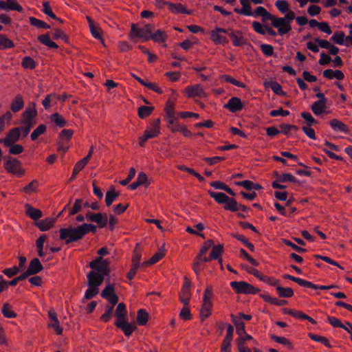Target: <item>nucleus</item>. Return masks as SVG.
<instances>
[{
	"label": "nucleus",
	"mask_w": 352,
	"mask_h": 352,
	"mask_svg": "<svg viewBox=\"0 0 352 352\" xmlns=\"http://www.w3.org/2000/svg\"><path fill=\"white\" fill-rule=\"evenodd\" d=\"M323 76L328 79L342 80L344 78V74L340 70L326 69L323 72Z\"/></svg>",
	"instance_id": "nucleus-27"
},
{
	"label": "nucleus",
	"mask_w": 352,
	"mask_h": 352,
	"mask_svg": "<svg viewBox=\"0 0 352 352\" xmlns=\"http://www.w3.org/2000/svg\"><path fill=\"white\" fill-rule=\"evenodd\" d=\"M179 317L184 320H190L192 318V315L188 305H185L179 313Z\"/></svg>",
	"instance_id": "nucleus-61"
},
{
	"label": "nucleus",
	"mask_w": 352,
	"mask_h": 352,
	"mask_svg": "<svg viewBox=\"0 0 352 352\" xmlns=\"http://www.w3.org/2000/svg\"><path fill=\"white\" fill-rule=\"evenodd\" d=\"M101 296L115 306L118 302V296L115 293L113 284H108L101 292Z\"/></svg>",
	"instance_id": "nucleus-10"
},
{
	"label": "nucleus",
	"mask_w": 352,
	"mask_h": 352,
	"mask_svg": "<svg viewBox=\"0 0 352 352\" xmlns=\"http://www.w3.org/2000/svg\"><path fill=\"white\" fill-rule=\"evenodd\" d=\"M272 25L278 28V32L280 34H285L291 31L292 28L289 21L285 20V18H276L274 16V19H271Z\"/></svg>",
	"instance_id": "nucleus-9"
},
{
	"label": "nucleus",
	"mask_w": 352,
	"mask_h": 352,
	"mask_svg": "<svg viewBox=\"0 0 352 352\" xmlns=\"http://www.w3.org/2000/svg\"><path fill=\"white\" fill-rule=\"evenodd\" d=\"M223 245H214L212 248V250L210 252V256L212 260L218 259L220 258V256L223 253Z\"/></svg>",
	"instance_id": "nucleus-36"
},
{
	"label": "nucleus",
	"mask_w": 352,
	"mask_h": 352,
	"mask_svg": "<svg viewBox=\"0 0 352 352\" xmlns=\"http://www.w3.org/2000/svg\"><path fill=\"white\" fill-rule=\"evenodd\" d=\"M85 217L87 219V220L96 223L100 228L106 227L108 223V216L106 213L88 212Z\"/></svg>",
	"instance_id": "nucleus-11"
},
{
	"label": "nucleus",
	"mask_w": 352,
	"mask_h": 352,
	"mask_svg": "<svg viewBox=\"0 0 352 352\" xmlns=\"http://www.w3.org/2000/svg\"><path fill=\"white\" fill-rule=\"evenodd\" d=\"M212 287L210 285H208L204 291L202 306L199 313L201 320L206 319L211 315V309L212 307Z\"/></svg>",
	"instance_id": "nucleus-2"
},
{
	"label": "nucleus",
	"mask_w": 352,
	"mask_h": 352,
	"mask_svg": "<svg viewBox=\"0 0 352 352\" xmlns=\"http://www.w3.org/2000/svg\"><path fill=\"white\" fill-rule=\"evenodd\" d=\"M109 262L106 259H103L101 256L89 263V267L92 269V271L102 274L104 276L109 273Z\"/></svg>",
	"instance_id": "nucleus-7"
},
{
	"label": "nucleus",
	"mask_w": 352,
	"mask_h": 352,
	"mask_svg": "<svg viewBox=\"0 0 352 352\" xmlns=\"http://www.w3.org/2000/svg\"><path fill=\"white\" fill-rule=\"evenodd\" d=\"M21 65L25 69H33L36 67V62L30 56H25L23 58Z\"/></svg>",
	"instance_id": "nucleus-48"
},
{
	"label": "nucleus",
	"mask_w": 352,
	"mask_h": 352,
	"mask_svg": "<svg viewBox=\"0 0 352 352\" xmlns=\"http://www.w3.org/2000/svg\"><path fill=\"white\" fill-rule=\"evenodd\" d=\"M160 133V119L156 118L152 120L146 126L144 133L140 138V145L144 146V142L148 139L157 137Z\"/></svg>",
	"instance_id": "nucleus-3"
},
{
	"label": "nucleus",
	"mask_w": 352,
	"mask_h": 352,
	"mask_svg": "<svg viewBox=\"0 0 352 352\" xmlns=\"http://www.w3.org/2000/svg\"><path fill=\"white\" fill-rule=\"evenodd\" d=\"M309 27H317L321 32L331 34L332 31L327 22H318L315 19H309Z\"/></svg>",
	"instance_id": "nucleus-20"
},
{
	"label": "nucleus",
	"mask_w": 352,
	"mask_h": 352,
	"mask_svg": "<svg viewBox=\"0 0 352 352\" xmlns=\"http://www.w3.org/2000/svg\"><path fill=\"white\" fill-rule=\"evenodd\" d=\"M131 36L142 38L144 41H148L150 39V37L144 34L143 28H138L135 24H132L131 25Z\"/></svg>",
	"instance_id": "nucleus-31"
},
{
	"label": "nucleus",
	"mask_w": 352,
	"mask_h": 352,
	"mask_svg": "<svg viewBox=\"0 0 352 352\" xmlns=\"http://www.w3.org/2000/svg\"><path fill=\"white\" fill-rule=\"evenodd\" d=\"M148 320V314L144 309H139L137 316V322L139 325H144Z\"/></svg>",
	"instance_id": "nucleus-37"
},
{
	"label": "nucleus",
	"mask_w": 352,
	"mask_h": 352,
	"mask_svg": "<svg viewBox=\"0 0 352 352\" xmlns=\"http://www.w3.org/2000/svg\"><path fill=\"white\" fill-rule=\"evenodd\" d=\"M43 267L40 262L39 259L37 258H34L31 260L30 262L29 266L26 270L27 272L30 274V275H34L42 271Z\"/></svg>",
	"instance_id": "nucleus-17"
},
{
	"label": "nucleus",
	"mask_w": 352,
	"mask_h": 352,
	"mask_svg": "<svg viewBox=\"0 0 352 352\" xmlns=\"http://www.w3.org/2000/svg\"><path fill=\"white\" fill-rule=\"evenodd\" d=\"M316 96L318 98V100L314 102L311 106V110H324L326 108V99L322 93H316Z\"/></svg>",
	"instance_id": "nucleus-28"
},
{
	"label": "nucleus",
	"mask_w": 352,
	"mask_h": 352,
	"mask_svg": "<svg viewBox=\"0 0 352 352\" xmlns=\"http://www.w3.org/2000/svg\"><path fill=\"white\" fill-rule=\"evenodd\" d=\"M74 131L72 129H63L58 136L59 140L67 142L73 136Z\"/></svg>",
	"instance_id": "nucleus-50"
},
{
	"label": "nucleus",
	"mask_w": 352,
	"mask_h": 352,
	"mask_svg": "<svg viewBox=\"0 0 352 352\" xmlns=\"http://www.w3.org/2000/svg\"><path fill=\"white\" fill-rule=\"evenodd\" d=\"M37 111H23L21 116V124L24 125H30L32 126L34 124V119L36 116Z\"/></svg>",
	"instance_id": "nucleus-24"
},
{
	"label": "nucleus",
	"mask_w": 352,
	"mask_h": 352,
	"mask_svg": "<svg viewBox=\"0 0 352 352\" xmlns=\"http://www.w3.org/2000/svg\"><path fill=\"white\" fill-rule=\"evenodd\" d=\"M51 120L60 127H63L66 124V121L65 119L58 113L52 114L51 116Z\"/></svg>",
	"instance_id": "nucleus-51"
},
{
	"label": "nucleus",
	"mask_w": 352,
	"mask_h": 352,
	"mask_svg": "<svg viewBox=\"0 0 352 352\" xmlns=\"http://www.w3.org/2000/svg\"><path fill=\"white\" fill-rule=\"evenodd\" d=\"M86 19L89 23V26L92 36L96 38L100 39L102 43L104 45V40L102 36V30L100 28L96 27L95 25L94 22L93 21L90 16H87L86 17Z\"/></svg>",
	"instance_id": "nucleus-18"
},
{
	"label": "nucleus",
	"mask_w": 352,
	"mask_h": 352,
	"mask_svg": "<svg viewBox=\"0 0 352 352\" xmlns=\"http://www.w3.org/2000/svg\"><path fill=\"white\" fill-rule=\"evenodd\" d=\"M184 93L188 98L195 96L206 97L207 95L200 85L186 87L184 89Z\"/></svg>",
	"instance_id": "nucleus-12"
},
{
	"label": "nucleus",
	"mask_w": 352,
	"mask_h": 352,
	"mask_svg": "<svg viewBox=\"0 0 352 352\" xmlns=\"http://www.w3.org/2000/svg\"><path fill=\"white\" fill-rule=\"evenodd\" d=\"M3 166L8 173L17 177H22L25 175V170L22 168L21 162L16 158L8 157L5 161Z\"/></svg>",
	"instance_id": "nucleus-4"
},
{
	"label": "nucleus",
	"mask_w": 352,
	"mask_h": 352,
	"mask_svg": "<svg viewBox=\"0 0 352 352\" xmlns=\"http://www.w3.org/2000/svg\"><path fill=\"white\" fill-rule=\"evenodd\" d=\"M285 313L290 316H293L298 319H308V316L300 311H294L292 309H285Z\"/></svg>",
	"instance_id": "nucleus-53"
},
{
	"label": "nucleus",
	"mask_w": 352,
	"mask_h": 352,
	"mask_svg": "<svg viewBox=\"0 0 352 352\" xmlns=\"http://www.w3.org/2000/svg\"><path fill=\"white\" fill-rule=\"evenodd\" d=\"M160 2L163 4H167L169 6V9L170 10V11H172L173 12L187 14H191V11L187 10L186 8V7L184 6L182 3H169V2H165L163 1H160Z\"/></svg>",
	"instance_id": "nucleus-19"
},
{
	"label": "nucleus",
	"mask_w": 352,
	"mask_h": 352,
	"mask_svg": "<svg viewBox=\"0 0 352 352\" xmlns=\"http://www.w3.org/2000/svg\"><path fill=\"white\" fill-rule=\"evenodd\" d=\"M276 290L280 297L289 298L294 295V292L290 287H283L278 286L276 287Z\"/></svg>",
	"instance_id": "nucleus-39"
},
{
	"label": "nucleus",
	"mask_w": 352,
	"mask_h": 352,
	"mask_svg": "<svg viewBox=\"0 0 352 352\" xmlns=\"http://www.w3.org/2000/svg\"><path fill=\"white\" fill-rule=\"evenodd\" d=\"M1 312L6 318H14L16 316L15 312L12 310V307L8 303L3 305Z\"/></svg>",
	"instance_id": "nucleus-40"
},
{
	"label": "nucleus",
	"mask_w": 352,
	"mask_h": 352,
	"mask_svg": "<svg viewBox=\"0 0 352 352\" xmlns=\"http://www.w3.org/2000/svg\"><path fill=\"white\" fill-rule=\"evenodd\" d=\"M210 38L216 44H225L228 43V40L225 36H221L218 32H215L214 31L211 32Z\"/></svg>",
	"instance_id": "nucleus-41"
},
{
	"label": "nucleus",
	"mask_w": 352,
	"mask_h": 352,
	"mask_svg": "<svg viewBox=\"0 0 352 352\" xmlns=\"http://www.w3.org/2000/svg\"><path fill=\"white\" fill-rule=\"evenodd\" d=\"M208 192L210 197L213 198L217 203L219 204H224L225 205L223 208L226 210H229L230 209L233 208L231 205L233 204H235L234 198H230L225 193L221 192H217L212 190H208Z\"/></svg>",
	"instance_id": "nucleus-6"
},
{
	"label": "nucleus",
	"mask_w": 352,
	"mask_h": 352,
	"mask_svg": "<svg viewBox=\"0 0 352 352\" xmlns=\"http://www.w3.org/2000/svg\"><path fill=\"white\" fill-rule=\"evenodd\" d=\"M237 349L239 352H252V349L246 346L243 339L236 340Z\"/></svg>",
	"instance_id": "nucleus-63"
},
{
	"label": "nucleus",
	"mask_w": 352,
	"mask_h": 352,
	"mask_svg": "<svg viewBox=\"0 0 352 352\" xmlns=\"http://www.w3.org/2000/svg\"><path fill=\"white\" fill-rule=\"evenodd\" d=\"M244 107L240 98L232 97L227 104L224 105V108L229 110H241Z\"/></svg>",
	"instance_id": "nucleus-23"
},
{
	"label": "nucleus",
	"mask_w": 352,
	"mask_h": 352,
	"mask_svg": "<svg viewBox=\"0 0 352 352\" xmlns=\"http://www.w3.org/2000/svg\"><path fill=\"white\" fill-rule=\"evenodd\" d=\"M329 124L333 131L336 133H342L344 134H349V126L338 119H332L329 121Z\"/></svg>",
	"instance_id": "nucleus-15"
},
{
	"label": "nucleus",
	"mask_w": 352,
	"mask_h": 352,
	"mask_svg": "<svg viewBox=\"0 0 352 352\" xmlns=\"http://www.w3.org/2000/svg\"><path fill=\"white\" fill-rule=\"evenodd\" d=\"M26 213L31 219L34 220H37L43 216V213L41 210L34 208L30 205H27Z\"/></svg>",
	"instance_id": "nucleus-32"
},
{
	"label": "nucleus",
	"mask_w": 352,
	"mask_h": 352,
	"mask_svg": "<svg viewBox=\"0 0 352 352\" xmlns=\"http://www.w3.org/2000/svg\"><path fill=\"white\" fill-rule=\"evenodd\" d=\"M120 195L119 192H116L113 188L106 192L105 195V203L107 206H109L116 200V199Z\"/></svg>",
	"instance_id": "nucleus-33"
},
{
	"label": "nucleus",
	"mask_w": 352,
	"mask_h": 352,
	"mask_svg": "<svg viewBox=\"0 0 352 352\" xmlns=\"http://www.w3.org/2000/svg\"><path fill=\"white\" fill-rule=\"evenodd\" d=\"M30 22L32 26H35L38 28H44V29L50 28V26L49 25H47L45 22H44L41 20H39L33 16L30 17Z\"/></svg>",
	"instance_id": "nucleus-47"
},
{
	"label": "nucleus",
	"mask_w": 352,
	"mask_h": 352,
	"mask_svg": "<svg viewBox=\"0 0 352 352\" xmlns=\"http://www.w3.org/2000/svg\"><path fill=\"white\" fill-rule=\"evenodd\" d=\"M38 186V182L37 180L34 179L30 182L27 186L23 188V192L26 194L30 195L33 192H35Z\"/></svg>",
	"instance_id": "nucleus-43"
},
{
	"label": "nucleus",
	"mask_w": 352,
	"mask_h": 352,
	"mask_svg": "<svg viewBox=\"0 0 352 352\" xmlns=\"http://www.w3.org/2000/svg\"><path fill=\"white\" fill-rule=\"evenodd\" d=\"M12 118V116L10 111H6V113L0 118V133L4 129L5 126L10 123Z\"/></svg>",
	"instance_id": "nucleus-45"
},
{
	"label": "nucleus",
	"mask_w": 352,
	"mask_h": 352,
	"mask_svg": "<svg viewBox=\"0 0 352 352\" xmlns=\"http://www.w3.org/2000/svg\"><path fill=\"white\" fill-rule=\"evenodd\" d=\"M14 45L12 41L9 39L6 35L0 34V48L2 50L14 47Z\"/></svg>",
	"instance_id": "nucleus-38"
},
{
	"label": "nucleus",
	"mask_w": 352,
	"mask_h": 352,
	"mask_svg": "<svg viewBox=\"0 0 352 352\" xmlns=\"http://www.w3.org/2000/svg\"><path fill=\"white\" fill-rule=\"evenodd\" d=\"M190 289L188 288H182L180 294H179V298L182 303H184V305H188L190 299Z\"/></svg>",
	"instance_id": "nucleus-35"
},
{
	"label": "nucleus",
	"mask_w": 352,
	"mask_h": 352,
	"mask_svg": "<svg viewBox=\"0 0 352 352\" xmlns=\"http://www.w3.org/2000/svg\"><path fill=\"white\" fill-rule=\"evenodd\" d=\"M115 325L120 329L124 335L128 337L130 336L136 329L135 324L127 322L126 320L120 322H115Z\"/></svg>",
	"instance_id": "nucleus-16"
},
{
	"label": "nucleus",
	"mask_w": 352,
	"mask_h": 352,
	"mask_svg": "<svg viewBox=\"0 0 352 352\" xmlns=\"http://www.w3.org/2000/svg\"><path fill=\"white\" fill-rule=\"evenodd\" d=\"M230 287L237 294H254L260 291L259 289L245 281H232L230 283Z\"/></svg>",
	"instance_id": "nucleus-5"
},
{
	"label": "nucleus",
	"mask_w": 352,
	"mask_h": 352,
	"mask_svg": "<svg viewBox=\"0 0 352 352\" xmlns=\"http://www.w3.org/2000/svg\"><path fill=\"white\" fill-rule=\"evenodd\" d=\"M88 280V286H93L98 288L102 283L104 276L102 274L96 273V272L91 271L87 276Z\"/></svg>",
	"instance_id": "nucleus-13"
},
{
	"label": "nucleus",
	"mask_w": 352,
	"mask_h": 352,
	"mask_svg": "<svg viewBox=\"0 0 352 352\" xmlns=\"http://www.w3.org/2000/svg\"><path fill=\"white\" fill-rule=\"evenodd\" d=\"M165 120L168 124V127L173 133L177 131L181 132L183 127L185 126L177 122L178 118L175 116V111H167Z\"/></svg>",
	"instance_id": "nucleus-8"
},
{
	"label": "nucleus",
	"mask_w": 352,
	"mask_h": 352,
	"mask_svg": "<svg viewBox=\"0 0 352 352\" xmlns=\"http://www.w3.org/2000/svg\"><path fill=\"white\" fill-rule=\"evenodd\" d=\"M59 232L60 239L64 240L66 244L80 240L85 236L81 225L77 227L61 228Z\"/></svg>",
	"instance_id": "nucleus-1"
},
{
	"label": "nucleus",
	"mask_w": 352,
	"mask_h": 352,
	"mask_svg": "<svg viewBox=\"0 0 352 352\" xmlns=\"http://www.w3.org/2000/svg\"><path fill=\"white\" fill-rule=\"evenodd\" d=\"M232 322H234L236 329V333L239 337L246 334L245 323L241 320H238L236 317H234V316H232Z\"/></svg>",
	"instance_id": "nucleus-34"
},
{
	"label": "nucleus",
	"mask_w": 352,
	"mask_h": 352,
	"mask_svg": "<svg viewBox=\"0 0 352 352\" xmlns=\"http://www.w3.org/2000/svg\"><path fill=\"white\" fill-rule=\"evenodd\" d=\"M164 256V251L160 250L153 254V256L148 261L147 263L149 265L155 264L161 260Z\"/></svg>",
	"instance_id": "nucleus-55"
},
{
	"label": "nucleus",
	"mask_w": 352,
	"mask_h": 352,
	"mask_svg": "<svg viewBox=\"0 0 352 352\" xmlns=\"http://www.w3.org/2000/svg\"><path fill=\"white\" fill-rule=\"evenodd\" d=\"M126 314L127 311L126 305L123 302L119 303L116 307L115 312V316L117 318L116 322H120L121 321L126 320Z\"/></svg>",
	"instance_id": "nucleus-21"
},
{
	"label": "nucleus",
	"mask_w": 352,
	"mask_h": 352,
	"mask_svg": "<svg viewBox=\"0 0 352 352\" xmlns=\"http://www.w3.org/2000/svg\"><path fill=\"white\" fill-rule=\"evenodd\" d=\"M20 138V129L18 128L12 129L8 133L7 136L3 140V144L6 146H10L14 142H17Z\"/></svg>",
	"instance_id": "nucleus-14"
},
{
	"label": "nucleus",
	"mask_w": 352,
	"mask_h": 352,
	"mask_svg": "<svg viewBox=\"0 0 352 352\" xmlns=\"http://www.w3.org/2000/svg\"><path fill=\"white\" fill-rule=\"evenodd\" d=\"M21 272L19 270V267H17V266L14 265L12 267L10 268H6L4 269L2 272L7 276L8 278H11L16 274H19V272Z\"/></svg>",
	"instance_id": "nucleus-62"
},
{
	"label": "nucleus",
	"mask_w": 352,
	"mask_h": 352,
	"mask_svg": "<svg viewBox=\"0 0 352 352\" xmlns=\"http://www.w3.org/2000/svg\"><path fill=\"white\" fill-rule=\"evenodd\" d=\"M53 38L55 40L61 38L63 39L66 43H69V37L65 33L63 30L59 28L54 29V33L53 34Z\"/></svg>",
	"instance_id": "nucleus-46"
},
{
	"label": "nucleus",
	"mask_w": 352,
	"mask_h": 352,
	"mask_svg": "<svg viewBox=\"0 0 352 352\" xmlns=\"http://www.w3.org/2000/svg\"><path fill=\"white\" fill-rule=\"evenodd\" d=\"M7 8L8 10H16L19 12H22V7L17 3L16 0H7Z\"/></svg>",
	"instance_id": "nucleus-57"
},
{
	"label": "nucleus",
	"mask_w": 352,
	"mask_h": 352,
	"mask_svg": "<svg viewBox=\"0 0 352 352\" xmlns=\"http://www.w3.org/2000/svg\"><path fill=\"white\" fill-rule=\"evenodd\" d=\"M37 39L43 45L53 49H57L58 45L50 39L49 33L39 35Z\"/></svg>",
	"instance_id": "nucleus-29"
},
{
	"label": "nucleus",
	"mask_w": 352,
	"mask_h": 352,
	"mask_svg": "<svg viewBox=\"0 0 352 352\" xmlns=\"http://www.w3.org/2000/svg\"><path fill=\"white\" fill-rule=\"evenodd\" d=\"M54 221L52 218H46L36 223V227L42 232L47 231L54 226Z\"/></svg>",
	"instance_id": "nucleus-26"
},
{
	"label": "nucleus",
	"mask_w": 352,
	"mask_h": 352,
	"mask_svg": "<svg viewBox=\"0 0 352 352\" xmlns=\"http://www.w3.org/2000/svg\"><path fill=\"white\" fill-rule=\"evenodd\" d=\"M345 35L343 32H336L331 36V40L336 44L342 45L344 42Z\"/></svg>",
	"instance_id": "nucleus-52"
},
{
	"label": "nucleus",
	"mask_w": 352,
	"mask_h": 352,
	"mask_svg": "<svg viewBox=\"0 0 352 352\" xmlns=\"http://www.w3.org/2000/svg\"><path fill=\"white\" fill-rule=\"evenodd\" d=\"M309 338L318 342L322 343L327 347H331V345L329 344L328 340L323 336L309 333Z\"/></svg>",
	"instance_id": "nucleus-59"
},
{
	"label": "nucleus",
	"mask_w": 352,
	"mask_h": 352,
	"mask_svg": "<svg viewBox=\"0 0 352 352\" xmlns=\"http://www.w3.org/2000/svg\"><path fill=\"white\" fill-rule=\"evenodd\" d=\"M214 245L212 240L206 241L203 247L201 248L199 253L198 254V258H201V256L205 255L210 248H212Z\"/></svg>",
	"instance_id": "nucleus-60"
},
{
	"label": "nucleus",
	"mask_w": 352,
	"mask_h": 352,
	"mask_svg": "<svg viewBox=\"0 0 352 352\" xmlns=\"http://www.w3.org/2000/svg\"><path fill=\"white\" fill-rule=\"evenodd\" d=\"M229 36L232 38L234 46H242L245 44V39L243 36L241 32L237 31L234 32L232 31L229 33Z\"/></svg>",
	"instance_id": "nucleus-25"
},
{
	"label": "nucleus",
	"mask_w": 352,
	"mask_h": 352,
	"mask_svg": "<svg viewBox=\"0 0 352 352\" xmlns=\"http://www.w3.org/2000/svg\"><path fill=\"white\" fill-rule=\"evenodd\" d=\"M11 110H19L23 107V100L21 96H17L11 103Z\"/></svg>",
	"instance_id": "nucleus-49"
},
{
	"label": "nucleus",
	"mask_w": 352,
	"mask_h": 352,
	"mask_svg": "<svg viewBox=\"0 0 352 352\" xmlns=\"http://www.w3.org/2000/svg\"><path fill=\"white\" fill-rule=\"evenodd\" d=\"M99 292V289L93 287V286H89V288L86 290L84 298L82 299V302H84L85 300H88L94 298L95 296H96Z\"/></svg>",
	"instance_id": "nucleus-42"
},
{
	"label": "nucleus",
	"mask_w": 352,
	"mask_h": 352,
	"mask_svg": "<svg viewBox=\"0 0 352 352\" xmlns=\"http://www.w3.org/2000/svg\"><path fill=\"white\" fill-rule=\"evenodd\" d=\"M85 165L83 164L82 162H80V161H78L74 166V169H73V173H72V175L71 176V177L69 179V182H71L72 181H73L76 175L81 170H82L84 168H85Z\"/></svg>",
	"instance_id": "nucleus-58"
},
{
	"label": "nucleus",
	"mask_w": 352,
	"mask_h": 352,
	"mask_svg": "<svg viewBox=\"0 0 352 352\" xmlns=\"http://www.w3.org/2000/svg\"><path fill=\"white\" fill-rule=\"evenodd\" d=\"M277 8L283 13L289 10V3L285 0H278L275 3Z\"/></svg>",
	"instance_id": "nucleus-64"
},
{
	"label": "nucleus",
	"mask_w": 352,
	"mask_h": 352,
	"mask_svg": "<svg viewBox=\"0 0 352 352\" xmlns=\"http://www.w3.org/2000/svg\"><path fill=\"white\" fill-rule=\"evenodd\" d=\"M148 36L150 37V39H152L156 43H163L164 47H166L167 46L165 43L167 38V34L164 30H157L155 33Z\"/></svg>",
	"instance_id": "nucleus-22"
},
{
	"label": "nucleus",
	"mask_w": 352,
	"mask_h": 352,
	"mask_svg": "<svg viewBox=\"0 0 352 352\" xmlns=\"http://www.w3.org/2000/svg\"><path fill=\"white\" fill-rule=\"evenodd\" d=\"M254 14L256 16H261L263 22H265L267 20H271L274 19V15L270 13L268 11L265 10L263 7H258L254 10Z\"/></svg>",
	"instance_id": "nucleus-30"
},
{
	"label": "nucleus",
	"mask_w": 352,
	"mask_h": 352,
	"mask_svg": "<svg viewBox=\"0 0 352 352\" xmlns=\"http://www.w3.org/2000/svg\"><path fill=\"white\" fill-rule=\"evenodd\" d=\"M114 306L111 305L110 307H107L105 312L101 316L100 320L104 322H109L112 316Z\"/></svg>",
	"instance_id": "nucleus-54"
},
{
	"label": "nucleus",
	"mask_w": 352,
	"mask_h": 352,
	"mask_svg": "<svg viewBox=\"0 0 352 352\" xmlns=\"http://www.w3.org/2000/svg\"><path fill=\"white\" fill-rule=\"evenodd\" d=\"M46 131V126L44 124H40L31 133V140L35 141L40 135L45 133Z\"/></svg>",
	"instance_id": "nucleus-44"
},
{
	"label": "nucleus",
	"mask_w": 352,
	"mask_h": 352,
	"mask_svg": "<svg viewBox=\"0 0 352 352\" xmlns=\"http://www.w3.org/2000/svg\"><path fill=\"white\" fill-rule=\"evenodd\" d=\"M83 206L82 200L80 199H77L75 200L74 204L72 209L69 211V215H74L80 212Z\"/></svg>",
	"instance_id": "nucleus-56"
}]
</instances>
